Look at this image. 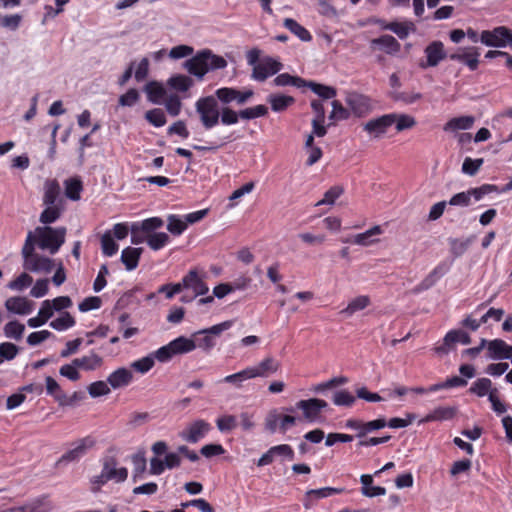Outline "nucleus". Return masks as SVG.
I'll return each instance as SVG.
<instances>
[{
	"instance_id": "1",
	"label": "nucleus",
	"mask_w": 512,
	"mask_h": 512,
	"mask_svg": "<svg viewBox=\"0 0 512 512\" xmlns=\"http://www.w3.org/2000/svg\"><path fill=\"white\" fill-rule=\"evenodd\" d=\"M227 61L219 55L213 54L209 49L197 52L192 58L184 63L185 69L198 78H203L209 71L224 69Z\"/></svg>"
},
{
	"instance_id": "2",
	"label": "nucleus",
	"mask_w": 512,
	"mask_h": 512,
	"mask_svg": "<svg viewBox=\"0 0 512 512\" xmlns=\"http://www.w3.org/2000/svg\"><path fill=\"white\" fill-rule=\"evenodd\" d=\"M66 228L51 226H38L34 230L37 245L42 250L56 254L65 242Z\"/></svg>"
},
{
	"instance_id": "3",
	"label": "nucleus",
	"mask_w": 512,
	"mask_h": 512,
	"mask_svg": "<svg viewBox=\"0 0 512 512\" xmlns=\"http://www.w3.org/2000/svg\"><path fill=\"white\" fill-rule=\"evenodd\" d=\"M218 99L214 95L200 97L195 103V109L200 121L206 130H210L219 123L220 109Z\"/></svg>"
},
{
	"instance_id": "4",
	"label": "nucleus",
	"mask_w": 512,
	"mask_h": 512,
	"mask_svg": "<svg viewBox=\"0 0 512 512\" xmlns=\"http://www.w3.org/2000/svg\"><path fill=\"white\" fill-rule=\"evenodd\" d=\"M211 430L212 425L208 421L197 419L180 431L179 437L187 443L195 444L204 439Z\"/></svg>"
},
{
	"instance_id": "5",
	"label": "nucleus",
	"mask_w": 512,
	"mask_h": 512,
	"mask_svg": "<svg viewBox=\"0 0 512 512\" xmlns=\"http://www.w3.org/2000/svg\"><path fill=\"white\" fill-rule=\"evenodd\" d=\"M205 273L200 274L199 271L194 268L190 269L179 282L181 290H192L194 297L202 296L208 293L209 287L204 281Z\"/></svg>"
},
{
	"instance_id": "6",
	"label": "nucleus",
	"mask_w": 512,
	"mask_h": 512,
	"mask_svg": "<svg viewBox=\"0 0 512 512\" xmlns=\"http://www.w3.org/2000/svg\"><path fill=\"white\" fill-rule=\"evenodd\" d=\"M480 40L486 46L505 47L512 44V30L505 26L496 27L492 31L484 30L481 33Z\"/></svg>"
},
{
	"instance_id": "7",
	"label": "nucleus",
	"mask_w": 512,
	"mask_h": 512,
	"mask_svg": "<svg viewBox=\"0 0 512 512\" xmlns=\"http://www.w3.org/2000/svg\"><path fill=\"white\" fill-rule=\"evenodd\" d=\"M215 96L223 105L235 102L237 105H244L254 96L251 89L240 91L233 87H221L215 91Z\"/></svg>"
},
{
	"instance_id": "8",
	"label": "nucleus",
	"mask_w": 512,
	"mask_h": 512,
	"mask_svg": "<svg viewBox=\"0 0 512 512\" xmlns=\"http://www.w3.org/2000/svg\"><path fill=\"white\" fill-rule=\"evenodd\" d=\"M425 60L419 62V67L427 69L429 67H436L441 61L447 58V54L444 48V44L435 40L429 43L425 49Z\"/></svg>"
},
{
	"instance_id": "9",
	"label": "nucleus",
	"mask_w": 512,
	"mask_h": 512,
	"mask_svg": "<svg viewBox=\"0 0 512 512\" xmlns=\"http://www.w3.org/2000/svg\"><path fill=\"white\" fill-rule=\"evenodd\" d=\"M96 441L92 436H86L75 442L74 447L65 452L57 461V465L78 461L87 451L95 445Z\"/></svg>"
},
{
	"instance_id": "10",
	"label": "nucleus",
	"mask_w": 512,
	"mask_h": 512,
	"mask_svg": "<svg viewBox=\"0 0 512 512\" xmlns=\"http://www.w3.org/2000/svg\"><path fill=\"white\" fill-rule=\"evenodd\" d=\"M387 426L385 418H377L368 422L359 419H348L345 422V427L357 431L356 437L364 438L368 433L380 430Z\"/></svg>"
},
{
	"instance_id": "11",
	"label": "nucleus",
	"mask_w": 512,
	"mask_h": 512,
	"mask_svg": "<svg viewBox=\"0 0 512 512\" xmlns=\"http://www.w3.org/2000/svg\"><path fill=\"white\" fill-rule=\"evenodd\" d=\"M282 64L272 57H265L262 62L253 67L251 78L256 81H265L268 77L278 73Z\"/></svg>"
},
{
	"instance_id": "12",
	"label": "nucleus",
	"mask_w": 512,
	"mask_h": 512,
	"mask_svg": "<svg viewBox=\"0 0 512 512\" xmlns=\"http://www.w3.org/2000/svg\"><path fill=\"white\" fill-rule=\"evenodd\" d=\"M328 406L325 400L319 398H311L307 400H300L296 403V407L303 411L305 419L309 422L316 421L322 410Z\"/></svg>"
},
{
	"instance_id": "13",
	"label": "nucleus",
	"mask_w": 512,
	"mask_h": 512,
	"mask_svg": "<svg viewBox=\"0 0 512 512\" xmlns=\"http://www.w3.org/2000/svg\"><path fill=\"white\" fill-rule=\"evenodd\" d=\"M479 56V49L477 47L470 46L460 48L458 52L449 55V59L461 62L465 64L470 71H475L479 66Z\"/></svg>"
},
{
	"instance_id": "14",
	"label": "nucleus",
	"mask_w": 512,
	"mask_h": 512,
	"mask_svg": "<svg viewBox=\"0 0 512 512\" xmlns=\"http://www.w3.org/2000/svg\"><path fill=\"white\" fill-rule=\"evenodd\" d=\"M117 459L115 457H107L103 461L102 477L106 480H115L116 482H124L128 477V470L125 467L117 468Z\"/></svg>"
},
{
	"instance_id": "15",
	"label": "nucleus",
	"mask_w": 512,
	"mask_h": 512,
	"mask_svg": "<svg viewBox=\"0 0 512 512\" xmlns=\"http://www.w3.org/2000/svg\"><path fill=\"white\" fill-rule=\"evenodd\" d=\"M346 103L357 117H362L368 114L371 110L370 99L362 94L353 92L349 93L346 97Z\"/></svg>"
},
{
	"instance_id": "16",
	"label": "nucleus",
	"mask_w": 512,
	"mask_h": 512,
	"mask_svg": "<svg viewBox=\"0 0 512 512\" xmlns=\"http://www.w3.org/2000/svg\"><path fill=\"white\" fill-rule=\"evenodd\" d=\"M486 348L488 357L494 360L512 358V345L507 344L502 339L487 340Z\"/></svg>"
},
{
	"instance_id": "17",
	"label": "nucleus",
	"mask_w": 512,
	"mask_h": 512,
	"mask_svg": "<svg viewBox=\"0 0 512 512\" xmlns=\"http://www.w3.org/2000/svg\"><path fill=\"white\" fill-rule=\"evenodd\" d=\"M393 115L384 114L380 117L374 118L366 122L364 130L370 134H374L375 137H379L385 134L389 127L394 124Z\"/></svg>"
},
{
	"instance_id": "18",
	"label": "nucleus",
	"mask_w": 512,
	"mask_h": 512,
	"mask_svg": "<svg viewBox=\"0 0 512 512\" xmlns=\"http://www.w3.org/2000/svg\"><path fill=\"white\" fill-rule=\"evenodd\" d=\"M251 378L268 377L280 368V362L273 357L264 358L257 366L247 367Z\"/></svg>"
},
{
	"instance_id": "19",
	"label": "nucleus",
	"mask_w": 512,
	"mask_h": 512,
	"mask_svg": "<svg viewBox=\"0 0 512 512\" xmlns=\"http://www.w3.org/2000/svg\"><path fill=\"white\" fill-rule=\"evenodd\" d=\"M371 49L383 50L389 55L398 53L401 49L400 43L391 35L385 34L370 41Z\"/></svg>"
},
{
	"instance_id": "20",
	"label": "nucleus",
	"mask_w": 512,
	"mask_h": 512,
	"mask_svg": "<svg viewBox=\"0 0 512 512\" xmlns=\"http://www.w3.org/2000/svg\"><path fill=\"white\" fill-rule=\"evenodd\" d=\"M25 270L31 272H45L50 273L54 268V262L52 259L36 254L32 258L28 259L23 263Z\"/></svg>"
},
{
	"instance_id": "21",
	"label": "nucleus",
	"mask_w": 512,
	"mask_h": 512,
	"mask_svg": "<svg viewBox=\"0 0 512 512\" xmlns=\"http://www.w3.org/2000/svg\"><path fill=\"white\" fill-rule=\"evenodd\" d=\"M344 491L343 488L334 487H323L319 489H311L306 492L304 507L309 509L313 506L316 500L327 498L333 495L341 494Z\"/></svg>"
},
{
	"instance_id": "22",
	"label": "nucleus",
	"mask_w": 512,
	"mask_h": 512,
	"mask_svg": "<svg viewBox=\"0 0 512 512\" xmlns=\"http://www.w3.org/2000/svg\"><path fill=\"white\" fill-rule=\"evenodd\" d=\"M457 413L456 407L450 406H439L436 407L433 411L428 413L425 417L419 420V424L434 422V421H445L451 420L455 417Z\"/></svg>"
},
{
	"instance_id": "23",
	"label": "nucleus",
	"mask_w": 512,
	"mask_h": 512,
	"mask_svg": "<svg viewBox=\"0 0 512 512\" xmlns=\"http://www.w3.org/2000/svg\"><path fill=\"white\" fill-rule=\"evenodd\" d=\"M133 380L132 372L125 368L121 367L113 371L107 377V383L113 388L118 389L125 386H128Z\"/></svg>"
},
{
	"instance_id": "24",
	"label": "nucleus",
	"mask_w": 512,
	"mask_h": 512,
	"mask_svg": "<svg viewBox=\"0 0 512 512\" xmlns=\"http://www.w3.org/2000/svg\"><path fill=\"white\" fill-rule=\"evenodd\" d=\"M5 307L9 312L27 315L32 311V303L25 297L14 296L5 301Z\"/></svg>"
},
{
	"instance_id": "25",
	"label": "nucleus",
	"mask_w": 512,
	"mask_h": 512,
	"mask_svg": "<svg viewBox=\"0 0 512 512\" xmlns=\"http://www.w3.org/2000/svg\"><path fill=\"white\" fill-rule=\"evenodd\" d=\"M382 233V227L380 225H375L363 233L356 234L352 240H344V242H351L361 246H370L379 241L378 239H373L372 237L381 235Z\"/></svg>"
},
{
	"instance_id": "26",
	"label": "nucleus",
	"mask_w": 512,
	"mask_h": 512,
	"mask_svg": "<svg viewBox=\"0 0 512 512\" xmlns=\"http://www.w3.org/2000/svg\"><path fill=\"white\" fill-rule=\"evenodd\" d=\"M73 364L85 371H94L103 365V358L94 351L80 358H74Z\"/></svg>"
},
{
	"instance_id": "27",
	"label": "nucleus",
	"mask_w": 512,
	"mask_h": 512,
	"mask_svg": "<svg viewBox=\"0 0 512 512\" xmlns=\"http://www.w3.org/2000/svg\"><path fill=\"white\" fill-rule=\"evenodd\" d=\"M53 316V307L50 300H45L38 311L36 317L29 318L27 324L29 327L37 328L44 325Z\"/></svg>"
},
{
	"instance_id": "28",
	"label": "nucleus",
	"mask_w": 512,
	"mask_h": 512,
	"mask_svg": "<svg viewBox=\"0 0 512 512\" xmlns=\"http://www.w3.org/2000/svg\"><path fill=\"white\" fill-rule=\"evenodd\" d=\"M142 252V248L127 247L123 249L121 253V261L127 270H134L138 266Z\"/></svg>"
},
{
	"instance_id": "29",
	"label": "nucleus",
	"mask_w": 512,
	"mask_h": 512,
	"mask_svg": "<svg viewBox=\"0 0 512 512\" xmlns=\"http://www.w3.org/2000/svg\"><path fill=\"white\" fill-rule=\"evenodd\" d=\"M45 383L47 394L52 396L60 405H67L70 403L67 402L66 394L53 377L47 376L45 378Z\"/></svg>"
},
{
	"instance_id": "30",
	"label": "nucleus",
	"mask_w": 512,
	"mask_h": 512,
	"mask_svg": "<svg viewBox=\"0 0 512 512\" xmlns=\"http://www.w3.org/2000/svg\"><path fill=\"white\" fill-rule=\"evenodd\" d=\"M475 122L473 116H459L450 119L443 127L444 131L468 130Z\"/></svg>"
},
{
	"instance_id": "31",
	"label": "nucleus",
	"mask_w": 512,
	"mask_h": 512,
	"mask_svg": "<svg viewBox=\"0 0 512 512\" xmlns=\"http://www.w3.org/2000/svg\"><path fill=\"white\" fill-rule=\"evenodd\" d=\"M167 85L177 92L184 93L187 92L194 85V81L187 75L176 74L168 79Z\"/></svg>"
},
{
	"instance_id": "32",
	"label": "nucleus",
	"mask_w": 512,
	"mask_h": 512,
	"mask_svg": "<svg viewBox=\"0 0 512 512\" xmlns=\"http://www.w3.org/2000/svg\"><path fill=\"white\" fill-rule=\"evenodd\" d=\"M172 349V353L175 355L185 354L193 351L196 348V344L192 339L184 336H179L176 339L169 342Z\"/></svg>"
},
{
	"instance_id": "33",
	"label": "nucleus",
	"mask_w": 512,
	"mask_h": 512,
	"mask_svg": "<svg viewBox=\"0 0 512 512\" xmlns=\"http://www.w3.org/2000/svg\"><path fill=\"white\" fill-rule=\"evenodd\" d=\"M144 91L147 94V98L152 103H160V101L165 97L166 90L163 85L158 81H150L145 87Z\"/></svg>"
},
{
	"instance_id": "34",
	"label": "nucleus",
	"mask_w": 512,
	"mask_h": 512,
	"mask_svg": "<svg viewBox=\"0 0 512 512\" xmlns=\"http://www.w3.org/2000/svg\"><path fill=\"white\" fill-rule=\"evenodd\" d=\"M268 102L271 109L275 112L285 111L289 106L294 104L295 99L292 96L282 94H271L268 96Z\"/></svg>"
},
{
	"instance_id": "35",
	"label": "nucleus",
	"mask_w": 512,
	"mask_h": 512,
	"mask_svg": "<svg viewBox=\"0 0 512 512\" xmlns=\"http://www.w3.org/2000/svg\"><path fill=\"white\" fill-rule=\"evenodd\" d=\"M304 87H309L312 92L324 100L333 99L337 95V90L334 87L320 84L314 81L306 80Z\"/></svg>"
},
{
	"instance_id": "36",
	"label": "nucleus",
	"mask_w": 512,
	"mask_h": 512,
	"mask_svg": "<svg viewBox=\"0 0 512 512\" xmlns=\"http://www.w3.org/2000/svg\"><path fill=\"white\" fill-rule=\"evenodd\" d=\"M284 27L290 30L302 41L308 42L312 40V35L310 32L292 18H286L284 20Z\"/></svg>"
},
{
	"instance_id": "37",
	"label": "nucleus",
	"mask_w": 512,
	"mask_h": 512,
	"mask_svg": "<svg viewBox=\"0 0 512 512\" xmlns=\"http://www.w3.org/2000/svg\"><path fill=\"white\" fill-rule=\"evenodd\" d=\"M60 195V186L56 180L47 181L44 188L43 203L44 205H56V201Z\"/></svg>"
},
{
	"instance_id": "38",
	"label": "nucleus",
	"mask_w": 512,
	"mask_h": 512,
	"mask_svg": "<svg viewBox=\"0 0 512 512\" xmlns=\"http://www.w3.org/2000/svg\"><path fill=\"white\" fill-rule=\"evenodd\" d=\"M389 31L395 33L400 39H405L408 37L410 31L415 30L414 23L411 21L398 22L393 21L390 22L389 25L385 26Z\"/></svg>"
},
{
	"instance_id": "39",
	"label": "nucleus",
	"mask_w": 512,
	"mask_h": 512,
	"mask_svg": "<svg viewBox=\"0 0 512 512\" xmlns=\"http://www.w3.org/2000/svg\"><path fill=\"white\" fill-rule=\"evenodd\" d=\"M83 190L82 181L78 178H70L65 181V195L73 201H77L81 197Z\"/></svg>"
},
{
	"instance_id": "40",
	"label": "nucleus",
	"mask_w": 512,
	"mask_h": 512,
	"mask_svg": "<svg viewBox=\"0 0 512 512\" xmlns=\"http://www.w3.org/2000/svg\"><path fill=\"white\" fill-rule=\"evenodd\" d=\"M46 206L47 207L40 214L39 221L44 224V226H49V224L56 222L60 218L62 214V208L58 205Z\"/></svg>"
},
{
	"instance_id": "41",
	"label": "nucleus",
	"mask_w": 512,
	"mask_h": 512,
	"mask_svg": "<svg viewBox=\"0 0 512 512\" xmlns=\"http://www.w3.org/2000/svg\"><path fill=\"white\" fill-rule=\"evenodd\" d=\"M167 221V230L174 236H180L187 229V222L179 215L170 214Z\"/></svg>"
},
{
	"instance_id": "42",
	"label": "nucleus",
	"mask_w": 512,
	"mask_h": 512,
	"mask_svg": "<svg viewBox=\"0 0 512 512\" xmlns=\"http://www.w3.org/2000/svg\"><path fill=\"white\" fill-rule=\"evenodd\" d=\"M370 305V298L366 295H361L349 302L346 308L341 313L351 316L357 311H361Z\"/></svg>"
},
{
	"instance_id": "43",
	"label": "nucleus",
	"mask_w": 512,
	"mask_h": 512,
	"mask_svg": "<svg viewBox=\"0 0 512 512\" xmlns=\"http://www.w3.org/2000/svg\"><path fill=\"white\" fill-rule=\"evenodd\" d=\"M169 241V235L164 232L152 233L146 236L148 246L154 251L164 248Z\"/></svg>"
},
{
	"instance_id": "44",
	"label": "nucleus",
	"mask_w": 512,
	"mask_h": 512,
	"mask_svg": "<svg viewBox=\"0 0 512 512\" xmlns=\"http://www.w3.org/2000/svg\"><path fill=\"white\" fill-rule=\"evenodd\" d=\"M457 342L468 345L471 343V337L463 330H450L444 337L445 346H450Z\"/></svg>"
},
{
	"instance_id": "45",
	"label": "nucleus",
	"mask_w": 512,
	"mask_h": 512,
	"mask_svg": "<svg viewBox=\"0 0 512 512\" xmlns=\"http://www.w3.org/2000/svg\"><path fill=\"white\" fill-rule=\"evenodd\" d=\"M393 115L395 129L397 132L412 129L416 125V120L413 116L408 114L390 113Z\"/></svg>"
},
{
	"instance_id": "46",
	"label": "nucleus",
	"mask_w": 512,
	"mask_h": 512,
	"mask_svg": "<svg viewBox=\"0 0 512 512\" xmlns=\"http://www.w3.org/2000/svg\"><path fill=\"white\" fill-rule=\"evenodd\" d=\"M76 324L74 317L69 312H64L58 318L50 322V327L57 331H65Z\"/></svg>"
},
{
	"instance_id": "47",
	"label": "nucleus",
	"mask_w": 512,
	"mask_h": 512,
	"mask_svg": "<svg viewBox=\"0 0 512 512\" xmlns=\"http://www.w3.org/2000/svg\"><path fill=\"white\" fill-rule=\"evenodd\" d=\"M273 82L276 86L283 87V86L293 85V86L300 88V87H304L306 80L301 77H298V76H292L288 73H282V74H279L274 79Z\"/></svg>"
},
{
	"instance_id": "48",
	"label": "nucleus",
	"mask_w": 512,
	"mask_h": 512,
	"mask_svg": "<svg viewBox=\"0 0 512 512\" xmlns=\"http://www.w3.org/2000/svg\"><path fill=\"white\" fill-rule=\"evenodd\" d=\"M192 340L195 342L196 348L204 351H210L215 346L214 338L204 330L196 332Z\"/></svg>"
},
{
	"instance_id": "49",
	"label": "nucleus",
	"mask_w": 512,
	"mask_h": 512,
	"mask_svg": "<svg viewBox=\"0 0 512 512\" xmlns=\"http://www.w3.org/2000/svg\"><path fill=\"white\" fill-rule=\"evenodd\" d=\"M492 387V381L489 378L477 379L469 388V392L477 395L478 397H484L488 394Z\"/></svg>"
},
{
	"instance_id": "50",
	"label": "nucleus",
	"mask_w": 512,
	"mask_h": 512,
	"mask_svg": "<svg viewBox=\"0 0 512 512\" xmlns=\"http://www.w3.org/2000/svg\"><path fill=\"white\" fill-rule=\"evenodd\" d=\"M164 225V221L160 217H150L138 223L140 230L147 235L156 233L155 231Z\"/></svg>"
},
{
	"instance_id": "51",
	"label": "nucleus",
	"mask_w": 512,
	"mask_h": 512,
	"mask_svg": "<svg viewBox=\"0 0 512 512\" xmlns=\"http://www.w3.org/2000/svg\"><path fill=\"white\" fill-rule=\"evenodd\" d=\"M101 248L102 253L108 257L115 255L119 249L118 244L114 241L109 231L105 232L101 237Z\"/></svg>"
},
{
	"instance_id": "52",
	"label": "nucleus",
	"mask_w": 512,
	"mask_h": 512,
	"mask_svg": "<svg viewBox=\"0 0 512 512\" xmlns=\"http://www.w3.org/2000/svg\"><path fill=\"white\" fill-rule=\"evenodd\" d=\"M25 326L17 320L8 322L4 326V334L7 338L20 340L23 336Z\"/></svg>"
},
{
	"instance_id": "53",
	"label": "nucleus",
	"mask_w": 512,
	"mask_h": 512,
	"mask_svg": "<svg viewBox=\"0 0 512 512\" xmlns=\"http://www.w3.org/2000/svg\"><path fill=\"white\" fill-rule=\"evenodd\" d=\"M268 113V108L265 105H256L239 111L241 119L251 120L259 117H264Z\"/></svg>"
},
{
	"instance_id": "54",
	"label": "nucleus",
	"mask_w": 512,
	"mask_h": 512,
	"mask_svg": "<svg viewBox=\"0 0 512 512\" xmlns=\"http://www.w3.org/2000/svg\"><path fill=\"white\" fill-rule=\"evenodd\" d=\"M343 192L344 189L342 186H332L325 192L323 199L316 203V206L333 205L335 201L343 194Z\"/></svg>"
},
{
	"instance_id": "55",
	"label": "nucleus",
	"mask_w": 512,
	"mask_h": 512,
	"mask_svg": "<svg viewBox=\"0 0 512 512\" xmlns=\"http://www.w3.org/2000/svg\"><path fill=\"white\" fill-rule=\"evenodd\" d=\"M355 397L347 390H339L333 394L332 401L336 406L351 407L355 403Z\"/></svg>"
},
{
	"instance_id": "56",
	"label": "nucleus",
	"mask_w": 512,
	"mask_h": 512,
	"mask_svg": "<svg viewBox=\"0 0 512 512\" xmlns=\"http://www.w3.org/2000/svg\"><path fill=\"white\" fill-rule=\"evenodd\" d=\"M155 365L154 357L150 354L148 356L142 357L138 360H135L131 363V368L135 371L145 374L150 371Z\"/></svg>"
},
{
	"instance_id": "57",
	"label": "nucleus",
	"mask_w": 512,
	"mask_h": 512,
	"mask_svg": "<svg viewBox=\"0 0 512 512\" xmlns=\"http://www.w3.org/2000/svg\"><path fill=\"white\" fill-rule=\"evenodd\" d=\"M240 118L239 112L234 111L228 105H223L220 109V118L223 125H234Z\"/></svg>"
},
{
	"instance_id": "58",
	"label": "nucleus",
	"mask_w": 512,
	"mask_h": 512,
	"mask_svg": "<svg viewBox=\"0 0 512 512\" xmlns=\"http://www.w3.org/2000/svg\"><path fill=\"white\" fill-rule=\"evenodd\" d=\"M216 426L222 433H227L237 427L236 417L234 415H223L216 420Z\"/></svg>"
},
{
	"instance_id": "59",
	"label": "nucleus",
	"mask_w": 512,
	"mask_h": 512,
	"mask_svg": "<svg viewBox=\"0 0 512 512\" xmlns=\"http://www.w3.org/2000/svg\"><path fill=\"white\" fill-rule=\"evenodd\" d=\"M444 273L445 271L441 266L435 267L420 283V290H427L432 287Z\"/></svg>"
},
{
	"instance_id": "60",
	"label": "nucleus",
	"mask_w": 512,
	"mask_h": 512,
	"mask_svg": "<svg viewBox=\"0 0 512 512\" xmlns=\"http://www.w3.org/2000/svg\"><path fill=\"white\" fill-rule=\"evenodd\" d=\"M35 244H37L35 234H34V232L29 231L27 234L25 243L23 245V248H22V256H23L24 262L37 254L34 251Z\"/></svg>"
},
{
	"instance_id": "61",
	"label": "nucleus",
	"mask_w": 512,
	"mask_h": 512,
	"mask_svg": "<svg viewBox=\"0 0 512 512\" xmlns=\"http://www.w3.org/2000/svg\"><path fill=\"white\" fill-rule=\"evenodd\" d=\"M145 118L155 127H162L166 124L165 113L159 108H154L147 111Z\"/></svg>"
},
{
	"instance_id": "62",
	"label": "nucleus",
	"mask_w": 512,
	"mask_h": 512,
	"mask_svg": "<svg viewBox=\"0 0 512 512\" xmlns=\"http://www.w3.org/2000/svg\"><path fill=\"white\" fill-rule=\"evenodd\" d=\"M483 163V158L472 159L470 157H466L462 164V172L464 174L474 176L479 171Z\"/></svg>"
},
{
	"instance_id": "63",
	"label": "nucleus",
	"mask_w": 512,
	"mask_h": 512,
	"mask_svg": "<svg viewBox=\"0 0 512 512\" xmlns=\"http://www.w3.org/2000/svg\"><path fill=\"white\" fill-rule=\"evenodd\" d=\"M249 379H252L251 375L249 373L248 368H245L237 373L224 377L222 381L225 383L233 384L236 387L240 388L242 386V383Z\"/></svg>"
},
{
	"instance_id": "64",
	"label": "nucleus",
	"mask_w": 512,
	"mask_h": 512,
	"mask_svg": "<svg viewBox=\"0 0 512 512\" xmlns=\"http://www.w3.org/2000/svg\"><path fill=\"white\" fill-rule=\"evenodd\" d=\"M33 282V278L27 273H21L14 280L9 282L8 288L11 290L22 291L25 288L29 287Z\"/></svg>"
}]
</instances>
